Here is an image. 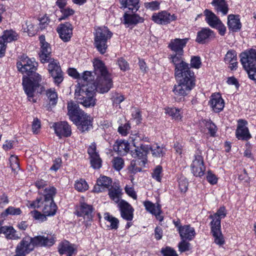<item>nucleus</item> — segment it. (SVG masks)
<instances>
[{
	"mask_svg": "<svg viewBox=\"0 0 256 256\" xmlns=\"http://www.w3.org/2000/svg\"><path fill=\"white\" fill-rule=\"evenodd\" d=\"M151 150L152 154L154 157L162 156L164 154V149L157 144L150 146L148 144H141L140 148L136 151L132 152V156L136 158L131 162L128 169L132 173H136L142 170V166H144L147 162V154Z\"/></svg>",
	"mask_w": 256,
	"mask_h": 256,
	"instance_id": "obj_1",
	"label": "nucleus"
},
{
	"mask_svg": "<svg viewBox=\"0 0 256 256\" xmlns=\"http://www.w3.org/2000/svg\"><path fill=\"white\" fill-rule=\"evenodd\" d=\"M95 88L90 84L82 85L76 88L75 98L78 102L86 108L93 107L96 105Z\"/></svg>",
	"mask_w": 256,
	"mask_h": 256,
	"instance_id": "obj_2",
	"label": "nucleus"
},
{
	"mask_svg": "<svg viewBox=\"0 0 256 256\" xmlns=\"http://www.w3.org/2000/svg\"><path fill=\"white\" fill-rule=\"evenodd\" d=\"M42 80V76L38 73H34L30 78L26 76L23 77L24 89L30 101L35 102L36 101L33 98L34 93L36 92L41 93L43 91Z\"/></svg>",
	"mask_w": 256,
	"mask_h": 256,
	"instance_id": "obj_3",
	"label": "nucleus"
},
{
	"mask_svg": "<svg viewBox=\"0 0 256 256\" xmlns=\"http://www.w3.org/2000/svg\"><path fill=\"white\" fill-rule=\"evenodd\" d=\"M226 214V208L221 206L217 212L210 215V218L212 220L210 222L211 230L214 238V242L219 246L222 245L224 242L223 236L220 230V221L225 218Z\"/></svg>",
	"mask_w": 256,
	"mask_h": 256,
	"instance_id": "obj_4",
	"label": "nucleus"
},
{
	"mask_svg": "<svg viewBox=\"0 0 256 256\" xmlns=\"http://www.w3.org/2000/svg\"><path fill=\"white\" fill-rule=\"evenodd\" d=\"M172 62L174 65V74L176 78H194V72L190 69L188 64L186 62L180 55H172Z\"/></svg>",
	"mask_w": 256,
	"mask_h": 256,
	"instance_id": "obj_5",
	"label": "nucleus"
},
{
	"mask_svg": "<svg viewBox=\"0 0 256 256\" xmlns=\"http://www.w3.org/2000/svg\"><path fill=\"white\" fill-rule=\"evenodd\" d=\"M94 44L98 50L104 54L108 48L107 41L112 36V33L105 26L96 27L94 32Z\"/></svg>",
	"mask_w": 256,
	"mask_h": 256,
	"instance_id": "obj_6",
	"label": "nucleus"
},
{
	"mask_svg": "<svg viewBox=\"0 0 256 256\" xmlns=\"http://www.w3.org/2000/svg\"><path fill=\"white\" fill-rule=\"evenodd\" d=\"M176 79L178 84L174 86L173 92L178 97H184L186 96L195 86L194 78Z\"/></svg>",
	"mask_w": 256,
	"mask_h": 256,
	"instance_id": "obj_7",
	"label": "nucleus"
},
{
	"mask_svg": "<svg viewBox=\"0 0 256 256\" xmlns=\"http://www.w3.org/2000/svg\"><path fill=\"white\" fill-rule=\"evenodd\" d=\"M38 66V63L34 58H30L26 55H22L17 62L18 70L23 74L30 76L34 72Z\"/></svg>",
	"mask_w": 256,
	"mask_h": 256,
	"instance_id": "obj_8",
	"label": "nucleus"
},
{
	"mask_svg": "<svg viewBox=\"0 0 256 256\" xmlns=\"http://www.w3.org/2000/svg\"><path fill=\"white\" fill-rule=\"evenodd\" d=\"M42 206V211L46 216H52L55 214L56 211V206L54 200H42L38 198L35 201L31 202L29 206L31 208H39Z\"/></svg>",
	"mask_w": 256,
	"mask_h": 256,
	"instance_id": "obj_9",
	"label": "nucleus"
},
{
	"mask_svg": "<svg viewBox=\"0 0 256 256\" xmlns=\"http://www.w3.org/2000/svg\"><path fill=\"white\" fill-rule=\"evenodd\" d=\"M112 86L110 74L96 77L94 84L92 86L98 92L101 94L108 92Z\"/></svg>",
	"mask_w": 256,
	"mask_h": 256,
	"instance_id": "obj_10",
	"label": "nucleus"
},
{
	"mask_svg": "<svg viewBox=\"0 0 256 256\" xmlns=\"http://www.w3.org/2000/svg\"><path fill=\"white\" fill-rule=\"evenodd\" d=\"M33 250L31 237L27 236L24 238L17 244L15 250V254L12 256H25Z\"/></svg>",
	"mask_w": 256,
	"mask_h": 256,
	"instance_id": "obj_11",
	"label": "nucleus"
},
{
	"mask_svg": "<svg viewBox=\"0 0 256 256\" xmlns=\"http://www.w3.org/2000/svg\"><path fill=\"white\" fill-rule=\"evenodd\" d=\"M48 62V72L53 78L55 84L58 85L64 80L62 72L59 63L54 59H50Z\"/></svg>",
	"mask_w": 256,
	"mask_h": 256,
	"instance_id": "obj_12",
	"label": "nucleus"
},
{
	"mask_svg": "<svg viewBox=\"0 0 256 256\" xmlns=\"http://www.w3.org/2000/svg\"><path fill=\"white\" fill-rule=\"evenodd\" d=\"M240 62L244 70H249L256 66V50L251 49L242 53Z\"/></svg>",
	"mask_w": 256,
	"mask_h": 256,
	"instance_id": "obj_13",
	"label": "nucleus"
},
{
	"mask_svg": "<svg viewBox=\"0 0 256 256\" xmlns=\"http://www.w3.org/2000/svg\"><path fill=\"white\" fill-rule=\"evenodd\" d=\"M82 132L89 130L92 128V118L91 116L83 113L80 116L76 118V122L72 121Z\"/></svg>",
	"mask_w": 256,
	"mask_h": 256,
	"instance_id": "obj_14",
	"label": "nucleus"
},
{
	"mask_svg": "<svg viewBox=\"0 0 256 256\" xmlns=\"http://www.w3.org/2000/svg\"><path fill=\"white\" fill-rule=\"evenodd\" d=\"M39 40L40 43V58L42 62H48L50 58L51 48L50 44L45 41V36L42 35Z\"/></svg>",
	"mask_w": 256,
	"mask_h": 256,
	"instance_id": "obj_15",
	"label": "nucleus"
},
{
	"mask_svg": "<svg viewBox=\"0 0 256 256\" xmlns=\"http://www.w3.org/2000/svg\"><path fill=\"white\" fill-rule=\"evenodd\" d=\"M190 167L192 172L194 176L200 177L204 174L205 167L203 158L201 155H195Z\"/></svg>",
	"mask_w": 256,
	"mask_h": 256,
	"instance_id": "obj_16",
	"label": "nucleus"
},
{
	"mask_svg": "<svg viewBox=\"0 0 256 256\" xmlns=\"http://www.w3.org/2000/svg\"><path fill=\"white\" fill-rule=\"evenodd\" d=\"M247 122L243 120H239L236 131V136L238 140H247L252 137L248 129L246 126Z\"/></svg>",
	"mask_w": 256,
	"mask_h": 256,
	"instance_id": "obj_17",
	"label": "nucleus"
},
{
	"mask_svg": "<svg viewBox=\"0 0 256 256\" xmlns=\"http://www.w3.org/2000/svg\"><path fill=\"white\" fill-rule=\"evenodd\" d=\"M52 127L54 130L55 134L60 138L62 137H68L71 135V128L66 122H55Z\"/></svg>",
	"mask_w": 256,
	"mask_h": 256,
	"instance_id": "obj_18",
	"label": "nucleus"
},
{
	"mask_svg": "<svg viewBox=\"0 0 256 256\" xmlns=\"http://www.w3.org/2000/svg\"><path fill=\"white\" fill-rule=\"evenodd\" d=\"M208 104L215 112H221L224 107V101L219 93H214L210 96Z\"/></svg>",
	"mask_w": 256,
	"mask_h": 256,
	"instance_id": "obj_19",
	"label": "nucleus"
},
{
	"mask_svg": "<svg viewBox=\"0 0 256 256\" xmlns=\"http://www.w3.org/2000/svg\"><path fill=\"white\" fill-rule=\"evenodd\" d=\"M33 249L34 246H52L56 242V238L54 236H38L31 238Z\"/></svg>",
	"mask_w": 256,
	"mask_h": 256,
	"instance_id": "obj_20",
	"label": "nucleus"
},
{
	"mask_svg": "<svg viewBox=\"0 0 256 256\" xmlns=\"http://www.w3.org/2000/svg\"><path fill=\"white\" fill-rule=\"evenodd\" d=\"M176 18V17L174 14H171L166 11L154 13L152 16V19L155 22L161 24L170 23Z\"/></svg>",
	"mask_w": 256,
	"mask_h": 256,
	"instance_id": "obj_21",
	"label": "nucleus"
},
{
	"mask_svg": "<svg viewBox=\"0 0 256 256\" xmlns=\"http://www.w3.org/2000/svg\"><path fill=\"white\" fill-rule=\"evenodd\" d=\"M122 217L127 220L130 221L134 218V210L126 202L121 200L118 204Z\"/></svg>",
	"mask_w": 256,
	"mask_h": 256,
	"instance_id": "obj_22",
	"label": "nucleus"
},
{
	"mask_svg": "<svg viewBox=\"0 0 256 256\" xmlns=\"http://www.w3.org/2000/svg\"><path fill=\"white\" fill-rule=\"evenodd\" d=\"M188 40V38H185L183 39L175 38L170 40L168 45V48L172 50L178 52L182 56L183 52V48L186 46Z\"/></svg>",
	"mask_w": 256,
	"mask_h": 256,
	"instance_id": "obj_23",
	"label": "nucleus"
},
{
	"mask_svg": "<svg viewBox=\"0 0 256 256\" xmlns=\"http://www.w3.org/2000/svg\"><path fill=\"white\" fill-rule=\"evenodd\" d=\"M72 28L68 22L60 24L57 28V32L60 37L64 42H68L72 34Z\"/></svg>",
	"mask_w": 256,
	"mask_h": 256,
	"instance_id": "obj_24",
	"label": "nucleus"
},
{
	"mask_svg": "<svg viewBox=\"0 0 256 256\" xmlns=\"http://www.w3.org/2000/svg\"><path fill=\"white\" fill-rule=\"evenodd\" d=\"M58 252L60 254H66V256H72L77 253V246L64 240L59 244Z\"/></svg>",
	"mask_w": 256,
	"mask_h": 256,
	"instance_id": "obj_25",
	"label": "nucleus"
},
{
	"mask_svg": "<svg viewBox=\"0 0 256 256\" xmlns=\"http://www.w3.org/2000/svg\"><path fill=\"white\" fill-rule=\"evenodd\" d=\"M111 179L106 176H100L97 180L96 184L94 186L93 192H100L108 188L112 184Z\"/></svg>",
	"mask_w": 256,
	"mask_h": 256,
	"instance_id": "obj_26",
	"label": "nucleus"
},
{
	"mask_svg": "<svg viewBox=\"0 0 256 256\" xmlns=\"http://www.w3.org/2000/svg\"><path fill=\"white\" fill-rule=\"evenodd\" d=\"M144 205L146 210L156 216V218L160 221L163 220V218L160 216L162 212L160 206L158 204H154L149 200H146L144 202Z\"/></svg>",
	"mask_w": 256,
	"mask_h": 256,
	"instance_id": "obj_27",
	"label": "nucleus"
},
{
	"mask_svg": "<svg viewBox=\"0 0 256 256\" xmlns=\"http://www.w3.org/2000/svg\"><path fill=\"white\" fill-rule=\"evenodd\" d=\"M178 230L182 240H192L195 236L196 232L194 228L190 225H184L178 227Z\"/></svg>",
	"mask_w": 256,
	"mask_h": 256,
	"instance_id": "obj_28",
	"label": "nucleus"
},
{
	"mask_svg": "<svg viewBox=\"0 0 256 256\" xmlns=\"http://www.w3.org/2000/svg\"><path fill=\"white\" fill-rule=\"evenodd\" d=\"M68 115L72 121L76 122V118L82 115L84 112L80 110L78 105L74 102H70L68 104Z\"/></svg>",
	"mask_w": 256,
	"mask_h": 256,
	"instance_id": "obj_29",
	"label": "nucleus"
},
{
	"mask_svg": "<svg viewBox=\"0 0 256 256\" xmlns=\"http://www.w3.org/2000/svg\"><path fill=\"white\" fill-rule=\"evenodd\" d=\"M214 37L212 30L208 28H204L198 32L196 41L200 44H204Z\"/></svg>",
	"mask_w": 256,
	"mask_h": 256,
	"instance_id": "obj_30",
	"label": "nucleus"
},
{
	"mask_svg": "<svg viewBox=\"0 0 256 256\" xmlns=\"http://www.w3.org/2000/svg\"><path fill=\"white\" fill-rule=\"evenodd\" d=\"M123 23L126 26L142 22L144 19L136 14H130L126 12L124 15Z\"/></svg>",
	"mask_w": 256,
	"mask_h": 256,
	"instance_id": "obj_31",
	"label": "nucleus"
},
{
	"mask_svg": "<svg viewBox=\"0 0 256 256\" xmlns=\"http://www.w3.org/2000/svg\"><path fill=\"white\" fill-rule=\"evenodd\" d=\"M94 71L96 77L110 74L106 67L104 63L98 58H95L93 61Z\"/></svg>",
	"mask_w": 256,
	"mask_h": 256,
	"instance_id": "obj_32",
	"label": "nucleus"
},
{
	"mask_svg": "<svg viewBox=\"0 0 256 256\" xmlns=\"http://www.w3.org/2000/svg\"><path fill=\"white\" fill-rule=\"evenodd\" d=\"M0 234H4L7 239L18 240L20 238L16 230L12 226H3L0 228Z\"/></svg>",
	"mask_w": 256,
	"mask_h": 256,
	"instance_id": "obj_33",
	"label": "nucleus"
},
{
	"mask_svg": "<svg viewBox=\"0 0 256 256\" xmlns=\"http://www.w3.org/2000/svg\"><path fill=\"white\" fill-rule=\"evenodd\" d=\"M129 140L132 144L136 148L134 150L131 151L132 152V151H136L137 149L140 148V145L142 144L139 143L142 140L147 142L148 140V138L144 136L142 134H139L138 132L136 131H134L132 132L130 134Z\"/></svg>",
	"mask_w": 256,
	"mask_h": 256,
	"instance_id": "obj_34",
	"label": "nucleus"
},
{
	"mask_svg": "<svg viewBox=\"0 0 256 256\" xmlns=\"http://www.w3.org/2000/svg\"><path fill=\"white\" fill-rule=\"evenodd\" d=\"M92 208L91 206L88 205L85 203L82 204L80 208L78 209L76 214L79 216H84L88 220L92 218Z\"/></svg>",
	"mask_w": 256,
	"mask_h": 256,
	"instance_id": "obj_35",
	"label": "nucleus"
},
{
	"mask_svg": "<svg viewBox=\"0 0 256 256\" xmlns=\"http://www.w3.org/2000/svg\"><path fill=\"white\" fill-rule=\"evenodd\" d=\"M228 26L230 30L236 32L241 28L242 24L239 16L234 14H230L228 18Z\"/></svg>",
	"mask_w": 256,
	"mask_h": 256,
	"instance_id": "obj_36",
	"label": "nucleus"
},
{
	"mask_svg": "<svg viewBox=\"0 0 256 256\" xmlns=\"http://www.w3.org/2000/svg\"><path fill=\"white\" fill-rule=\"evenodd\" d=\"M224 62L229 64L231 70H236L238 67L237 57L236 52L229 50L227 52L224 58Z\"/></svg>",
	"mask_w": 256,
	"mask_h": 256,
	"instance_id": "obj_37",
	"label": "nucleus"
},
{
	"mask_svg": "<svg viewBox=\"0 0 256 256\" xmlns=\"http://www.w3.org/2000/svg\"><path fill=\"white\" fill-rule=\"evenodd\" d=\"M212 4L218 13L220 12L222 15L227 14L228 9L224 0H213Z\"/></svg>",
	"mask_w": 256,
	"mask_h": 256,
	"instance_id": "obj_38",
	"label": "nucleus"
},
{
	"mask_svg": "<svg viewBox=\"0 0 256 256\" xmlns=\"http://www.w3.org/2000/svg\"><path fill=\"white\" fill-rule=\"evenodd\" d=\"M120 4L124 8H128L132 12H136L140 8L139 0H120Z\"/></svg>",
	"mask_w": 256,
	"mask_h": 256,
	"instance_id": "obj_39",
	"label": "nucleus"
},
{
	"mask_svg": "<svg viewBox=\"0 0 256 256\" xmlns=\"http://www.w3.org/2000/svg\"><path fill=\"white\" fill-rule=\"evenodd\" d=\"M114 149L119 154H125L129 150L130 144L126 140L118 141L114 145Z\"/></svg>",
	"mask_w": 256,
	"mask_h": 256,
	"instance_id": "obj_40",
	"label": "nucleus"
},
{
	"mask_svg": "<svg viewBox=\"0 0 256 256\" xmlns=\"http://www.w3.org/2000/svg\"><path fill=\"white\" fill-rule=\"evenodd\" d=\"M204 16H206V20L208 25L214 28L219 22H220V20L211 11L206 10L204 12Z\"/></svg>",
	"mask_w": 256,
	"mask_h": 256,
	"instance_id": "obj_41",
	"label": "nucleus"
},
{
	"mask_svg": "<svg viewBox=\"0 0 256 256\" xmlns=\"http://www.w3.org/2000/svg\"><path fill=\"white\" fill-rule=\"evenodd\" d=\"M22 26L24 32H26L30 36L34 35L37 32V27L31 20L24 21Z\"/></svg>",
	"mask_w": 256,
	"mask_h": 256,
	"instance_id": "obj_42",
	"label": "nucleus"
},
{
	"mask_svg": "<svg viewBox=\"0 0 256 256\" xmlns=\"http://www.w3.org/2000/svg\"><path fill=\"white\" fill-rule=\"evenodd\" d=\"M40 192L44 196L43 200H54V196L56 194V189L54 186H48L44 188Z\"/></svg>",
	"mask_w": 256,
	"mask_h": 256,
	"instance_id": "obj_43",
	"label": "nucleus"
},
{
	"mask_svg": "<svg viewBox=\"0 0 256 256\" xmlns=\"http://www.w3.org/2000/svg\"><path fill=\"white\" fill-rule=\"evenodd\" d=\"M18 34L12 30H6L4 32L3 35L0 38H3V40L6 42H11L13 40H18Z\"/></svg>",
	"mask_w": 256,
	"mask_h": 256,
	"instance_id": "obj_44",
	"label": "nucleus"
},
{
	"mask_svg": "<svg viewBox=\"0 0 256 256\" xmlns=\"http://www.w3.org/2000/svg\"><path fill=\"white\" fill-rule=\"evenodd\" d=\"M108 195L110 198L115 202H120V201L121 190L118 186H112L109 189Z\"/></svg>",
	"mask_w": 256,
	"mask_h": 256,
	"instance_id": "obj_45",
	"label": "nucleus"
},
{
	"mask_svg": "<svg viewBox=\"0 0 256 256\" xmlns=\"http://www.w3.org/2000/svg\"><path fill=\"white\" fill-rule=\"evenodd\" d=\"M104 219L110 224V227L111 229L116 230L118 228L119 223L118 218L113 217L108 213H106L104 214Z\"/></svg>",
	"mask_w": 256,
	"mask_h": 256,
	"instance_id": "obj_46",
	"label": "nucleus"
},
{
	"mask_svg": "<svg viewBox=\"0 0 256 256\" xmlns=\"http://www.w3.org/2000/svg\"><path fill=\"white\" fill-rule=\"evenodd\" d=\"M46 96L49 100L50 104L54 106L56 105L58 96L56 92L54 89L50 88L46 91Z\"/></svg>",
	"mask_w": 256,
	"mask_h": 256,
	"instance_id": "obj_47",
	"label": "nucleus"
},
{
	"mask_svg": "<svg viewBox=\"0 0 256 256\" xmlns=\"http://www.w3.org/2000/svg\"><path fill=\"white\" fill-rule=\"evenodd\" d=\"M180 111V109L176 108H168L165 109L166 113L168 114L176 120H180L181 119L182 116Z\"/></svg>",
	"mask_w": 256,
	"mask_h": 256,
	"instance_id": "obj_48",
	"label": "nucleus"
},
{
	"mask_svg": "<svg viewBox=\"0 0 256 256\" xmlns=\"http://www.w3.org/2000/svg\"><path fill=\"white\" fill-rule=\"evenodd\" d=\"M75 188L79 192H84L88 188V186L86 181L82 179L77 180L74 184Z\"/></svg>",
	"mask_w": 256,
	"mask_h": 256,
	"instance_id": "obj_49",
	"label": "nucleus"
},
{
	"mask_svg": "<svg viewBox=\"0 0 256 256\" xmlns=\"http://www.w3.org/2000/svg\"><path fill=\"white\" fill-rule=\"evenodd\" d=\"M22 213V210L20 208H15L14 206H9L7 208L4 212V214L7 216L8 214L12 216L20 215Z\"/></svg>",
	"mask_w": 256,
	"mask_h": 256,
	"instance_id": "obj_50",
	"label": "nucleus"
},
{
	"mask_svg": "<svg viewBox=\"0 0 256 256\" xmlns=\"http://www.w3.org/2000/svg\"><path fill=\"white\" fill-rule=\"evenodd\" d=\"M90 164L94 168H100L102 166V160L99 155L90 158Z\"/></svg>",
	"mask_w": 256,
	"mask_h": 256,
	"instance_id": "obj_51",
	"label": "nucleus"
},
{
	"mask_svg": "<svg viewBox=\"0 0 256 256\" xmlns=\"http://www.w3.org/2000/svg\"><path fill=\"white\" fill-rule=\"evenodd\" d=\"M60 12L62 14V16L59 18L60 20H64L68 16L73 15L74 11L72 8H64L60 10Z\"/></svg>",
	"mask_w": 256,
	"mask_h": 256,
	"instance_id": "obj_52",
	"label": "nucleus"
},
{
	"mask_svg": "<svg viewBox=\"0 0 256 256\" xmlns=\"http://www.w3.org/2000/svg\"><path fill=\"white\" fill-rule=\"evenodd\" d=\"M202 65L201 59L200 56H193L190 60V66L192 68L198 69Z\"/></svg>",
	"mask_w": 256,
	"mask_h": 256,
	"instance_id": "obj_53",
	"label": "nucleus"
},
{
	"mask_svg": "<svg viewBox=\"0 0 256 256\" xmlns=\"http://www.w3.org/2000/svg\"><path fill=\"white\" fill-rule=\"evenodd\" d=\"M32 216L36 220L39 222H44L46 220V216L44 215V214H42L40 212L37 210H33L30 212Z\"/></svg>",
	"mask_w": 256,
	"mask_h": 256,
	"instance_id": "obj_54",
	"label": "nucleus"
},
{
	"mask_svg": "<svg viewBox=\"0 0 256 256\" xmlns=\"http://www.w3.org/2000/svg\"><path fill=\"white\" fill-rule=\"evenodd\" d=\"M179 188L181 192H185L188 190V182L186 178L180 177L178 180Z\"/></svg>",
	"mask_w": 256,
	"mask_h": 256,
	"instance_id": "obj_55",
	"label": "nucleus"
},
{
	"mask_svg": "<svg viewBox=\"0 0 256 256\" xmlns=\"http://www.w3.org/2000/svg\"><path fill=\"white\" fill-rule=\"evenodd\" d=\"M112 165L114 168L117 170H120L124 166V160L122 158H115L112 160Z\"/></svg>",
	"mask_w": 256,
	"mask_h": 256,
	"instance_id": "obj_56",
	"label": "nucleus"
},
{
	"mask_svg": "<svg viewBox=\"0 0 256 256\" xmlns=\"http://www.w3.org/2000/svg\"><path fill=\"white\" fill-rule=\"evenodd\" d=\"M206 126L208 129L210 134L212 136H214L217 131V128L216 125L211 121H206Z\"/></svg>",
	"mask_w": 256,
	"mask_h": 256,
	"instance_id": "obj_57",
	"label": "nucleus"
},
{
	"mask_svg": "<svg viewBox=\"0 0 256 256\" xmlns=\"http://www.w3.org/2000/svg\"><path fill=\"white\" fill-rule=\"evenodd\" d=\"M10 166L12 170H16L19 168V164L18 157L14 156H11L10 158Z\"/></svg>",
	"mask_w": 256,
	"mask_h": 256,
	"instance_id": "obj_58",
	"label": "nucleus"
},
{
	"mask_svg": "<svg viewBox=\"0 0 256 256\" xmlns=\"http://www.w3.org/2000/svg\"><path fill=\"white\" fill-rule=\"evenodd\" d=\"M130 128V126L128 123H126L120 126L118 128V132L122 136H126L128 134V130Z\"/></svg>",
	"mask_w": 256,
	"mask_h": 256,
	"instance_id": "obj_59",
	"label": "nucleus"
},
{
	"mask_svg": "<svg viewBox=\"0 0 256 256\" xmlns=\"http://www.w3.org/2000/svg\"><path fill=\"white\" fill-rule=\"evenodd\" d=\"M41 124L38 118H34L32 124V130L34 134H38L40 129Z\"/></svg>",
	"mask_w": 256,
	"mask_h": 256,
	"instance_id": "obj_60",
	"label": "nucleus"
},
{
	"mask_svg": "<svg viewBox=\"0 0 256 256\" xmlns=\"http://www.w3.org/2000/svg\"><path fill=\"white\" fill-rule=\"evenodd\" d=\"M144 6L151 10H155L159 9L160 4L156 1H154L150 2H145Z\"/></svg>",
	"mask_w": 256,
	"mask_h": 256,
	"instance_id": "obj_61",
	"label": "nucleus"
},
{
	"mask_svg": "<svg viewBox=\"0 0 256 256\" xmlns=\"http://www.w3.org/2000/svg\"><path fill=\"white\" fill-rule=\"evenodd\" d=\"M162 171V168L158 166L154 169L152 174V177L156 179L157 181L160 182L161 180V173Z\"/></svg>",
	"mask_w": 256,
	"mask_h": 256,
	"instance_id": "obj_62",
	"label": "nucleus"
},
{
	"mask_svg": "<svg viewBox=\"0 0 256 256\" xmlns=\"http://www.w3.org/2000/svg\"><path fill=\"white\" fill-rule=\"evenodd\" d=\"M162 252L164 256H178L176 251L170 247L162 249Z\"/></svg>",
	"mask_w": 256,
	"mask_h": 256,
	"instance_id": "obj_63",
	"label": "nucleus"
},
{
	"mask_svg": "<svg viewBox=\"0 0 256 256\" xmlns=\"http://www.w3.org/2000/svg\"><path fill=\"white\" fill-rule=\"evenodd\" d=\"M250 79L256 82V65L250 68L249 70H245Z\"/></svg>",
	"mask_w": 256,
	"mask_h": 256,
	"instance_id": "obj_64",
	"label": "nucleus"
}]
</instances>
